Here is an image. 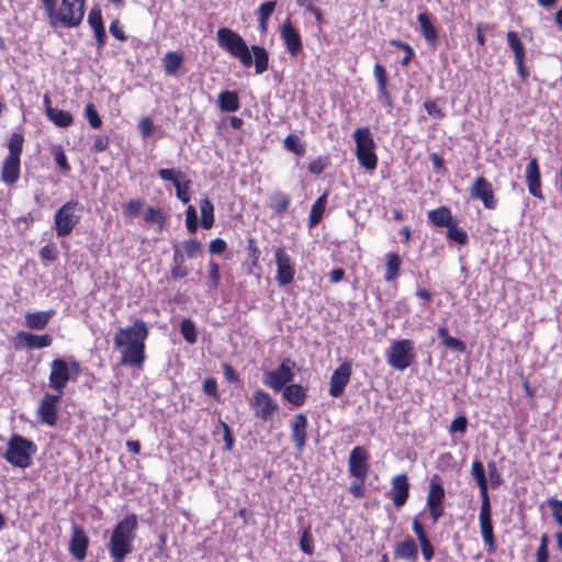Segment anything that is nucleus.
<instances>
[{"instance_id": "nucleus-1", "label": "nucleus", "mask_w": 562, "mask_h": 562, "mask_svg": "<svg viewBox=\"0 0 562 562\" xmlns=\"http://www.w3.org/2000/svg\"><path fill=\"white\" fill-rule=\"evenodd\" d=\"M216 41L221 48L238 59L245 68H249L254 64L257 75L268 70L269 54L263 46L251 45V47H248L245 40L237 32L226 26L217 30Z\"/></svg>"}, {"instance_id": "nucleus-2", "label": "nucleus", "mask_w": 562, "mask_h": 562, "mask_svg": "<svg viewBox=\"0 0 562 562\" xmlns=\"http://www.w3.org/2000/svg\"><path fill=\"white\" fill-rule=\"evenodd\" d=\"M148 335L147 324L143 319H136L132 326L117 329L113 342L116 349H121V364L140 367L144 363Z\"/></svg>"}, {"instance_id": "nucleus-3", "label": "nucleus", "mask_w": 562, "mask_h": 562, "mask_svg": "<svg viewBox=\"0 0 562 562\" xmlns=\"http://www.w3.org/2000/svg\"><path fill=\"white\" fill-rule=\"evenodd\" d=\"M138 527L136 514H128L114 527L110 541L109 553L113 562H124L133 551V541Z\"/></svg>"}, {"instance_id": "nucleus-4", "label": "nucleus", "mask_w": 562, "mask_h": 562, "mask_svg": "<svg viewBox=\"0 0 562 562\" xmlns=\"http://www.w3.org/2000/svg\"><path fill=\"white\" fill-rule=\"evenodd\" d=\"M86 0H60L58 8L52 9L46 15L52 29L78 27L85 18Z\"/></svg>"}, {"instance_id": "nucleus-5", "label": "nucleus", "mask_w": 562, "mask_h": 562, "mask_svg": "<svg viewBox=\"0 0 562 562\" xmlns=\"http://www.w3.org/2000/svg\"><path fill=\"white\" fill-rule=\"evenodd\" d=\"M37 446L31 439L20 434H13L8 442L2 458L15 468L26 469L31 467Z\"/></svg>"}, {"instance_id": "nucleus-6", "label": "nucleus", "mask_w": 562, "mask_h": 562, "mask_svg": "<svg viewBox=\"0 0 562 562\" xmlns=\"http://www.w3.org/2000/svg\"><path fill=\"white\" fill-rule=\"evenodd\" d=\"M386 361L393 369L404 371L415 360L414 344L409 339H398L392 341L386 353Z\"/></svg>"}, {"instance_id": "nucleus-7", "label": "nucleus", "mask_w": 562, "mask_h": 562, "mask_svg": "<svg viewBox=\"0 0 562 562\" xmlns=\"http://www.w3.org/2000/svg\"><path fill=\"white\" fill-rule=\"evenodd\" d=\"M78 201L70 200L64 203L54 214V226L58 237H67L78 225L80 216L75 213Z\"/></svg>"}, {"instance_id": "nucleus-8", "label": "nucleus", "mask_w": 562, "mask_h": 562, "mask_svg": "<svg viewBox=\"0 0 562 562\" xmlns=\"http://www.w3.org/2000/svg\"><path fill=\"white\" fill-rule=\"evenodd\" d=\"M249 406L254 416L261 420L268 422L272 419L274 414L279 411L277 401L265 390L257 389L249 400Z\"/></svg>"}, {"instance_id": "nucleus-9", "label": "nucleus", "mask_w": 562, "mask_h": 562, "mask_svg": "<svg viewBox=\"0 0 562 562\" xmlns=\"http://www.w3.org/2000/svg\"><path fill=\"white\" fill-rule=\"evenodd\" d=\"M445 488L439 475L435 474L429 482L426 506L434 524L445 514Z\"/></svg>"}, {"instance_id": "nucleus-10", "label": "nucleus", "mask_w": 562, "mask_h": 562, "mask_svg": "<svg viewBox=\"0 0 562 562\" xmlns=\"http://www.w3.org/2000/svg\"><path fill=\"white\" fill-rule=\"evenodd\" d=\"M479 525L483 543L488 553H495L497 549L494 527L492 521L491 501H482L479 513Z\"/></svg>"}, {"instance_id": "nucleus-11", "label": "nucleus", "mask_w": 562, "mask_h": 562, "mask_svg": "<svg viewBox=\"0 0 562 562\" xmlns=\"http://www.w3.org/2000/svg\"><path fill=\"white\" fill-rule=\"evenodd\" d=\"M294 378L290 360L281 362L274 370H267L263 374V383L274 392L282 391Z\"/></svg>"}, {"instance_id": "nucleus-12", "label": "nucleus", "mask_w": 562, "mask_h": 562, "mask_svg": "<svg viewBox=\"0 0 562 562\" xmlns=\"http://www.w3.org/2000/svg\"><path fill=\"white\" fill-rule=\"evenodd\" d=\"M63 394L45 393L40 401L36 409L37 418L41 423L55 426L58 419V404Z\"/></svg>"}, {"instance_id": "nucleus-13", "label": "nucleus", "mask_w": 562, "mask_h": 562, "mask_svg": "<svg viewBox=\"0 0 562 562\" xmlns=\"http://www.w3.org/2000/svg\"><path fill=\"white\" fill-rule=\"evenodd\" d=\"M369 458L370 454L366 448L361 446L355 447L351 450L348 460V471L350 475L356 480L366 481L370 471V465L368 463Z\"/></svg>"}, {"instance_id": "nucleus-14", "label": "nucleus", "mask_w": 562, "mask_h": 562, "mask_svg": "<svg viewBox=\"0 0 562 562\" xmlns=\"http://www.w3.org/2000/svg\"><path fill=\"white\" fill-rule=\"evenodd\" d=\"M158 176L164 181L172 182L176 189V195L183 204H188L190 202L191 180L187 179L184 181H181V179L186 177V175L182 171L175 169H159Z\"/></svg>"}, {"instance_id": "nucleus-15", "label": "nucleus", "mask_w": 562, "mask_h": 562, "mask_svg": "<svg viewBox=\"0 0 562 562\" xmlns=\"http://www.w3.org/2000/svg\"><path fill=\"white\" fill-rule=\"evenodd\" d=\"M274 259L277 265L276 280L280 286H285L294 280V265L283 247H278L274 250Z\"/></svg>"}, {"instance_id": "nucleus-16", "label": "nucleus", "mask_w": 562, "mask_h": 562, "mask_svg": "<svg viewBox=\"0 0 562 562\" xmlns=\"http://www.w3.org/2000/svg\"><path fill=\"white\" fill-rule=\"evenodd\" d=\"M469 191L470 196L472 199L481 200L485 209H496L497 200L495 198L492 183L483 176L475 178Z\"/></svg>"}, {"instance_id": "nucleus-17", "label": "nucleus", "mask_w": 562, "mask_h": 562, "mask_svg": "<svg viewBox=\"0 0 562 562\" xmlns=\"http://www.w3.org/2000/svg\"><path fill=\"white\" fill-rule=\"evenodd\" d=\"M68 371L67 360L64 358H55L50 362V372L48 375L50 389L57 393L64 394V390L71 379Z\"/></svg>"}, {"instance_id": "nucleus-18", "label": "nucleus", "mask_w": 562, "mask_h": 562, "mask_svg": "<svg viewBox=\"0 0 562 562\" xmlns=\"http://www.w3.org/2000/svg\"><path fill=\"white\" fill-rule=\"evenodd\" d=\"M89 543L90 540L85 529L81 526L74 524L71 527L70 541L68 544V551L71 557L78 562H82L87 557Z\"/></svg>"}, {"instance_id": "nucleus-19", "label": "nucleus", "mask_w": 562, "mask_h": 562, "mask_svg": "<svg viewBox=\"0 0 562 562\" xmlns=\"http://www.w3.org/2000/svg\"><path fill=\"white\" fill-rule=\"evenodd\" d=\"M280 36L283 41L288 53L292 57H296L303 50V43L300 32L293 26L290 18H288L281 26Z\"/></svg>"}, {"instance_id": "nucleus-20", "label": "nucleus", "mask_w": 562, "mask_h": 562, "mask_svg": "<svg viewBox=\"0 0 562 562\" xmlns=\"http://www.w3.org/2000/svg\"><path fill=\"white\" fill-rule=\"evenodd\" d=\"M352 366L350 362H342L331 374L329 381V394L333 397H339L344 394L345 387L350 381Z\"/></svg>"}, {"instance_id": "nucleus-21", "label": "nucleus", "mask_w": 562, "mask_h": 562, "mask_svg": "<svg viewBox=\"0 0 562 562\" xmlns=\"http://www.w3.org/2000/svg\"><path fill=\"white\" fill-rule=\"evenodd\" d=\"M409 480L406 473H401L392 477L390 498L396 508L403 507L409 497Z\"/></svg>"}, {"instance_id": "nucleus-22", "label": "nucleus", "mask_w": 562, "mask_h": 562, "mask_svg": "<svg viewBox=\"0 0 562 562\" xmlns=\"http://www.w3.org/2000/svg\"><path fill=\"white\" fill-rule=\"evenodd\" d=\"M19 342L15 344V348L22 349H44L53 344V337L49 334L36 335L29 331H19L16 334Z\"/></svg>"}, {"instance_id": "nucleus-23", "label": "nucleus", "mask_w": 562, "mask_h": 562, "mask_svg": "<svg viewBox=\"0 0 562 562\" xmlns=\"http://www.w3.org/2000/svg\"><path fill=\"white\" fill-rule=\"evenodd\" d=\"M526 183L529 193L540 200H543L541 190V172L538 158L533 157L530 159L525 169Z\"/></svg>"}, {"instance_id": "nucleus-24", "label": "nucleus", "mask_w": 562, "mask_h": 562, "mask_svg": "<svg viewBox=\"0 0 562 562\" xmlns=\"http://www.w3.org/2000/svg\"><path fill=\"white\" fill-rule=\"evenodd\" d=\"M373 75L376 80V98L387 108L393 106V97L387 90L389 78L385 68L381 64H375Z\"/></svg>"}, {"instance_id": "nucleus-25", "label": "nucleus", "mask_w": 562, "mask_h": 562, "mask_svg": "<svg viewBox=\"0 0 562 562\" xmlns=\"http://www.w3.org/2000/svg\"><path fill=\"white\" fill-rule=\"evenodd\" d=\"M307 417L296 414L291 425V436L297 451H303L307 439Z\"/></svg>"}, {"instance_id": "nucleus-26", "label": "nucleus", "mask_w": 562, "mask_h": 562, "mask_svg": "<svg viewBox=\"0 0 562 562\" xmlns=\"http://www.w3.org/2000/svg\"><path fill=\"white\" fill-rule=\"evenodd\" d=\"M45 112L47 117L58 127H68L74 123L70 112L53 108L48 95L44 97Z\"/></svg>"}, {"instance_id": "nucleus-27", "label": "nucleus", "mask_w": 562, "mask_h": 562, "mask_svg": "<svg viewBox=\"0 0 562 562\" xmlns=\"http://www.w3.org/2000/svg\"><path fill=\"white\" fill-rule=\"evenodd\" d=\"M55 311L26 312L24 315L25 326L32 330H43L54 317Z\"/></svg>"}, {"instance_id": "nucleus-28", "label": "nucleus", "mask_w": 562, "mask_h": 562, "mask_svg": "<svg viewBox=\"0 0 562 562\" xmlns=\"http://www.w3.org/2000/svg\"><path fill=\"white\" fill-rule=\"evenodd\" d=\"M394 558L416 562L418 560V546L411 537L398 542L394 548Z\"/></svg>"}, {"instance_id": "nucleus-29", "label": "nucleus", "mask_w": 562, "mask_h": 562, "mask_svg": "<svg viewBox=\"0 0 562 562\" xmlns=\"http://www.w3.org/2000/svg\"><path fill=\"white\" fill-rule=\"evenodd\" d=\"M20 159L5 157L1 168V180L9 186L16 183L20 178Z\"/></svg>"}, {"instance_id": "nucleus-30", "label": "nucleus", "mask_w": 562, "mask_h": 562, "mask_svg": "<svg viewBox=\"0 0 562 562\" xmlns=\"http://www.w3.org/2000/svg\"><path fill=\"white\" fill-rule=\"evenodd\" d=\"M417 20L425 41L429 45L436 46L438 42V31L431 22L430 14L427 12L419 13Z\"/></svg>"}, {"instance_id": "nucleus-31", "label": "nucleus", "mask_w": 562, "mask_h": 562, "mask_svg": "<svg viewBox=\"0 0 562 562\" xmlns=\"http://www.w3.org/2000/svg\"><path fill=\"white\" fill-rule=\"evenodd\" d=\"M429 222L438 227H449L454 224V218L448 206H439L428 212L427 214Z\"/></svg>"}, {"instance_id": "nucleus-32", "label": "nucleus", "mask_w": 562, "mask_h": 562, "mask_svg": "<svg viewBox=\"0 0 562 562\" xmlns=\"http://www.w3.org/2000/svg\"><path fill=\"white\" fill-rule=\"evenodd\" d=\"M356 143V153L369 149H375V142L368 126L358 127L353 133Z\"/></svg>"}, {"instance_id": "nucleus-33", "label": "nucleus", "mask_w": 562, "mask_h": 562, "mask_svg": "<svg viewBox=\"0 0 562 562\" xmlns=\"http://www.w3.org/2000/svg\"><path fill=\"white\" fill-rule=\"evenodd\" d=\"M283 397L296 407L302 406L307 397L306 389L300 384L290 383L283 389Z\"/></svg>"}, {"instance_id": "nucleus-34", "label": "nucleus", "mask_w": 562, "mask_h": 562, "mask_svg": "<svg viewBox=\"0 0 562 562\" xmlns=\"http://www.w3.org/2000/svg\"><path fill=\"white\" fill-rule=\"evenodd\" d=\"M402 259L397 252H387L385 255V273L384 280L392 282L400 277Z\"/></svg>"}, {"instance_id": "nucleus-35", "label": "nucleus", "mask_w": 562, "mask_h": 562, "mask_svg": "<svg viewBox=\"0 0 562 562\" xmlns=\"http://www.w3.org/2000/svg\"><path fill=\"white\" fill-rule=\"evenodd\" d=\"M472 475L474 476L477 486L480 488V494L482 501H491L488 495V484L487 479L484 470V465L481 461H473L472 469H471Z\"/></svg>"}, {"instance_id": "nucleus-36", "label": "nucleus", "mask_w": 562, "mask_h": 562, "mask_svg": "<svg viewBox=\"0 0 562 562\" xmlns=\"http://www.w3.org/2000/svg\"><path fill=\"white\" fill-rule=\"evenodd\" d=\"M218 108L223 112H236L240 108L238 93L236 91L224 90L218 94Z\"/></svg>"}, {"instance_id": "nucleus-37", "label": "nucleus", "mask_w": 562, "mask_h": 562, "mask_svg": "<svg viewBox=\"0 0 562 562\" xmlns=\"http://www.w3.org/2000/svg\"><path fill=\"white\" fill-rule=\"evenodd\" d=\"M183 64V55L179 52H168L162 58V67L167 75L176 76Z\"/></svg>"}, {"instance_id": "nucleus-38", "label": "nucleus", "mask_w": 562, "mask_h": 562, "mask_svg": "<svg viewBox=\"0 0 562 562\" xmlns=\"http://www.w3.org/2000/svg\"><path fill=\"white\" fill-rule=\"evenodd\" d=\"M277 7V1H266L259 5L257 9V18L259 22V29L261 33H267L268 31V21L272 13L274 12Z\"/></svg>"}, {"instance_id": "nucleus-39", "label": "nucleus", "mask_w": 562, "mask_h": 562, "mask_svg": "<svg viewBox=\"0 0 562 562\" xmlns=\"http://www.w3.org/2000/svg\"><path fill=\"white\" fill-rule=\"evenodd\" d=\"M200 211H201V226L204 229H211L215 222L214 205L207 198H204L200 201Z\"/></svg>"}, {"instance_id": "nucleus-40", "label": "nucleus", "mask_w": 562, "mask_h": 562, "mask_svg": "<svg viewBox=\"0 0 562 562\" xmlns=\"http://www.w3.org/2000/svg\"><path fill=\"white\" fill-rule=\"evenodd\" d=\"M326 207V194L321 195L312 205L308 216V227L313 228L318 225L323 218Z\"/></svg>"}, {"instance_id": "nucleus-41", "label": "nucleus", "mask_w": 562, "mask_h": 562, "mask_svg": "<svg viewBox=\"0 0 562 562\" xmlns=\"http://www.w3.org/2000/svg\"><path fill=\"white\" fill-rule=\"evenodd\" d=\"M438 336L441 339V342L446 348H449V349H452V350H456L459 352H464L467 350L465 344L462 340L450 336L447 327H439Z\"/></svg>"}, {"instance_id": "nucleus-42", "label": "nucleus", "mask_w": 562, "mask_h": 562, "mask_svg": "<svg viewBox=\"0 0 562 562\" xmlns=\"http://www.w3.org/2000/svg\"><path fill=\"white\" fill-rule=\"evenodd\" d=\"M291 198L284 192H276L270 198V209L277 215L285 213L290 206Z\"/></svg>"}, {"instance_id": "nucleus-43", "label": "nucleus", "mask_w": 562, "mask_h": 562, "mask_svg": "<svg viewBox=\"0 0 562 562\" xmlns=\"http://www.w3.org/2000/svg\"><path fill=\"white\" fill-rule=\"evenodd\" d=\"M144 221L148 225L157 224L158 232H162L166 226V216L161 209L149 206L144 215Z\"/></svg>"}, {"instance_id": "nucleus-44", "label": "nucleus", "mask_w": 562, "mask_h": 562, "mask_svg": "<svg viewBox=\"0 0 562 562\" xmlns=\"http://www.w3.org/2000/svg\"><path fill=\"white\" fill-rule=\"evenodd\" d=\"M356 157L362 168L372 171L378 167V156L375 149L362 150L356 153Z\"/></svg>"}, {"instance_id": "nucleus-45", "label": "nucleus", "mask_w": 562, "mask_h": 562, "mask_svg": "<svg viewBox=\"0 0 562 562\" xmlns=\"http://www.w3.org/2000/svg\"><path fill=\"white\" fill-rule=\"evenodd\" d=\"M506 38H507L508 46L510 47V49L514 53V58L515 59L526 58V49H525V46H524L521 40L519 38L517 32H515V31L507 32Z\"/></svg>"}, {"instance_id": "nucleus-46", "label": "nucleus", "mask_w": 562, "mask_h": 562, "mask_svg": "<svg viewBox=\"0 0 562 562\" xmlns=\"http://www.w3.org/2000/svg\"><path fill=\"white\" fill-rule=\"evenodd\" d=\"M24 144V136L21 133H13L10 136L7 158L20 159Z\"/></svg>"}, {"instance_id": "nucleus-47", "label": "nucleus", "mask_w": 562, "mask_h": 562, "mask_svg": "<svg viewBox=\"0 0 562 562\" xmlns=\"http://www.w3.org/2000/svg\"><path fill=\"white\" fill-rule=\"evenodd\" d=\"M182 249L187 258L192 259L202 255L203 245L196 238H190L182 243Z\"/></svg>"}, {"instance_id": "nucleus-48", "label": "nucleus", "mask_w": 562, "mask_h": 562, "mask_svg": "<svg viewBox=\"0 0 562 562\" xmlns=\"http://www.w3.org/2000/svg\"><path fill=\"white\" fill-rule=\"evenodd\" d=\"M447 238L460 246L467 245L469 240L467 232L458 227V220L454 221V224L447 227Z\"/></svg>"}, {"instance_id": "nucleus-49", "label": "nucleus", "mask_w": 562, "mask_h": 562, "mask_svg": "<svg viewBox=\"0 0 562 562\" xmlns=\"http://www.w3.org/2000/svg\"><path fill=\"white\" fill-rule=\"evenodd\" d=\"M180 333L183 339L189 344L196 342V328L192 319L183 318L180 323Z\"/></svg>"}, {"instance_id": "nucleus-50", "label": "nucleus", "mask_w": 562, "mask_h": 562, "mask_svg": "<svg viewBox=\"0 0 562 562\" xmlns=\"http://www.w3.org/2000/svg\"><path fill=\"white\" fill-rule=\"evenodd\" d=\"M283 146L286 150L297 156H303L305 154V146L295 134H289L283 140Z\"/></svg>"}, {"instance_id": "nucleus-51", "label": "nucleus", "mask_w": 562, "mask_h": 562, "mask_svg": "<svg viewBox=\"0 0 562 562\" xmlns=\"http://www.w3.org/2000/svg\"><path fill=\"white\" fill-rule=\"evenodd\" d=\"M390 44L394 47H397L400 49H402L404 52V57L402 58L401 60V65L403 67H407L412 59L414 58L415 56V50L413 49V47L408 44V43H405V42H402L400 40H392L390 42Z\"/></svg>"}, {"instance_id": "nucleus-52", "label": "nucleus", "mask_w": 562, "mask_h": 562, "mask_svg": "<svg viewBox=\"0 0 562 562\" xmlns=\"http://www.w3.org/2000/svg\"><path fill=\"white\" fill-rule=\"evenodd\" d=\"M300 549L307 555H312L314 553V539L311 533V527H306L300 538Z\"/></svg>"}, {"instance_id": "nucleus-53", "label": "nucleus", "mask_w": 562, "mask_h": 562, "mask_svg": "<svg viewBox=\"0 0 562 562\" xmlns=\"http://www.w3.org/2000/svg\"><path fill=\"white\" fill-rule=\"evenodd\" d=\"M186 227L190 234H195L199 228L198 213L193 205L186 210Z\"/></svg>"}, {"instance_id": "nucleus-54", "label": "nucleus", "mask_w": 562, "mask_h": 562, "mask_svg": "<svg viewBox=\"0 0 562 562\" xmlns=\"http://www.w3.org/2000/svg\"><path fill=\"white\" fill-rule=\"evenodd\" d=\"M248 257L251 260V266L254 268H259V260H260V249L257 245V241L255 237H248L247 238V247H246Z\"/></svg>"}, {"instance_id": "nucleus-55", "label": "nucleus", "mask_w": 562, "mask_h": 562, "mask_svg": "<svg viewBox=\"0 0 562 562\" xmlns=\"http://www.w3.org/2000/svg\"><path fill=\"white\" fill-rule=\"evenodd\" d=\"M87 21L92 31L105 27L102 18V12L99 7H94L89 11Z\"/></svg>"}, {"instance_id": "nucleus-56", "label": "nucleus", "mask_w": 562, "mask_h": 562, "mask_svg": "<svg viewBox=\"0 0 562 562\" xmlns=\"http://www.w3.org/2000/svg\"><path fill=\"white\" fill-rule=\"evenodd\" d=\"M85 116L92 128H99L102 125V120L93 103H88L85 108Z\"/></svg>"}, {"instance_id": "nucleus-57", "label": "nucleus", "mask_w": 562, "mask_h": 562, "mask_svg": "<svg viewBox=\"0 0 562 562\" xmlns=\"http://www.w3.org/2000/svg\"><path fill=\"white\" fill-rule=\"evenodd\" d=\"M209 280H210V289L216 290L221 284V272L220 266L216 261L210 260L209 265Z\"/></svg>"}, {"instance_id": "nucleus-58", "label": "nucleus", "mask_w": 562, "mask_h": 562, "mask_svg": "<svg viewBox=\"0 0 562 562\" xmlns=\"http://www.w3.org/2000/svg\"><path fill=\"white\" fill-rule=\"evenodd\" d=\"M143 205L144 201L140 199L130 200L123 205V215L125 217L136 216L140 212Z\"/></svg>"}, {"instance_id": "nucleus-59", "label": "nucleus", "mask_w": 562, "mask_h": 562, "mask_svg": "<svg viewBox=\"0 0 562 562\" xmlns=\"http://www.w3.org/2000/svg\"><path fill=\"white\" fill-rule=\"evenodd\" d=\"M327 166H328L327 157H317L316 159L312 160L308 164L307 169L312 175L318 176L324 172V170L327 168Z\"/></svg>"}, {"instance_id": "nucleus-60", "label": "nucleus", "mask_w": 562, "mask_h": 562, "mask_svg": "<svg viewBox=\"0 0 562 562\" xmlns=\"http://www.w3.org/2000/svg\"><path fill=\"white\" fill-rule=\"evenodd\" d=\"M549 538L547 533H543L540 539V546L537 550V562H549Z\"/></svg>"}, {"instance_id": "nucleus-61", "label": "nucleus", "mask_w": 562, "mask_h": 562, "mask_svg": "<svg viewBox=\"0 0 562 562\" xmlns=\"http://www.w3.org/2000/svg\"><path fill=\"white\" fill-rule=\"evenodd\" d=\"M202 389L206 395L212 396L217 401L220 400L217 382L214 378L204 379Z\"/></svg>"}, {"instance_id": "nucleus-62", "label": "nucleus", "mask_w": 562, "mask_h": 562, "mask_svg": "<svg viewBox=\"0 0 562 562\" xmlns=\"http://www.w3.org/2000/svg\"><path fill=\"white\" fill-rule=\"evenodd\" d=\"M468 429V418L465 416H459L454 418L449 427L450 434L460 432L461 435L465 434Z\"/></svg>"}, {"instance_id": "nucleus-63", "label": "nucleus", "mask_w": 562, "mask_h": 562, "mask_svg": "<svg viewBox=\"0 0 562 562\" xmlns=\"http://www.w3.org/2000/svg\"><path fill=\"white\" fill-rule=\"evenodd\" d=\"M548 505L552 512V516L558 525L562 527V501L549 498Z\"/></svg>"}, {"instance_id": "nucleus-64", "label": "nucleus", "mask_w": 562, "mask_h": 562, "mask_svg": "<svg viewBox=\"0 0 562 562\" xmlns=\"http://www.w3.org/2000/svg\"><path fill=\"white\" fill-rule=\"evenodd\" d=\"M40 257L42 260L55 261L58 258V250L54 244L49 243L41 248Z\"/></svg>"}]
</instances>
